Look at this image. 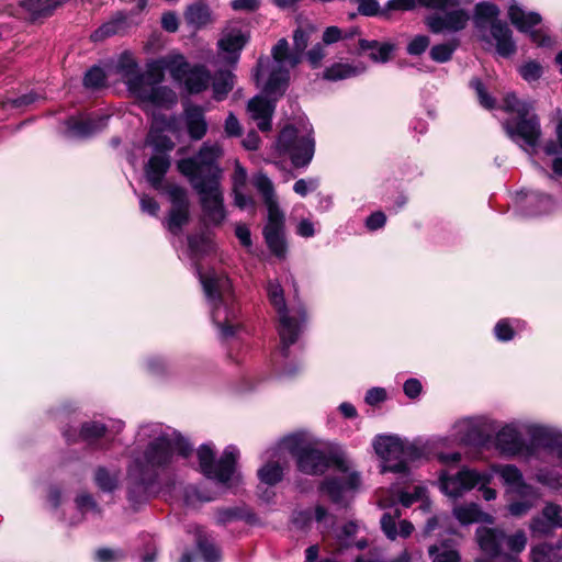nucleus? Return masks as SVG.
<instances>
[{
    "instance_id": "54",
    "label": "nucleus",
    "mask_w": 562,
    "mask_h": 562,
    "mask_svg": "<svg viewBox=\"0 0 562 562\" xmlns=\"http://www.w3.org/2000/svg\"><path fill=\"white\" fill-rule=\"evenodd\" d=\"M456 47L457 44L450 43L435 45L430 49V57L437 63H446L450 60Z\"/></svg>"
},
{
    "instance_id": "62",
    "label": "nucleus",
    "mask_w": 562,
    "mask_h": 562,
    "mask_svg": "<svg viewBox=\"0 0 562 562\" xmlns=\"http://www.w3.org/2000/svg\"><path fill=\"white\" fill-rule=\"evenodd\" d=\"M495 336L498 340L508 341L514 337L513 326L508 319L499 321L494 328Z\"/></svg>"
},
{
    "instance_id": "24",
    "label": "nucleus",
    "mask_w": 562,
    "mask_h": 562,
    "mask_svg": "<svg viewBox=\"0 0 562 562\" xmlns=\"http://www.w3.org/2000/svg\"><path fill=\"white\" fill-rule=\"evenodd\" d=\"M562 508L553 503H548L540 515L533 517L529 528L535 535L547 536L554 529L562 528Z\"/></svg>"
},
{
    "instance_id": "39",
    "label": "nucleus",
    "mask_w": 562,
    "mask_h": 562,
    "mask_svg": "<svg viewBox=\"0 0 562 562\" xmlns=\"http://www.w3.org/2000/svg\"><path fill=\"white\" fill-rule=\"evenodd\" d=\"M121 472L99 467L94 472V482L102 492H113L120 483Z\"/></svg>"
},
{
    "instance_id": "20",
    "label": "nucleus",
    "mask_w": 562,
    "mask_h": 562,
    "mask_svg": "<svg viewBox=\"0 0 562 562\" xmlns=\"http://www.w3.org/2000/svg\"><path fill=\"white\" fill-rule=\"evenodd\" d=\"M452 436L456 441L469 446L485 447L488 442L485 422L480 417H468L458 420L453 425Z\"/></svg>"
},
{
    "instance_id": "7",
    "label": "nucleus",
    "mask_w": 562,
    "mask_h": 562,
    "mask_svg": "<svg viewBox=\"0 0 562 562\" xmlns=\"http://www.w3.org/2000/svg\"><path fill=\"white\" fill-rule=\"evenodd\" d=\"M375 454L381 460V472L407 474L411 464L424 457L425 450L408 443L395 435H378L372 441Z\"/></svg>"
},
{
    "instance_id": "15",
    "label": "nucleus",
    "mask_w": 562,
    "mask_h": 562,
    "mask_svg": "<svg viewBox=\"0 0 562 562\" xmlns=\"http://www.w3.org/2000/svg\"><path fill=\"white\" fill-rule=\"evenodd\" d=\"M248 38V34L239 26L225 27L217 42L216 64L235 66Z\"/></svg>"
},
{
    "instance_id": "30",
    "label": "nucleus",
    "mask_w": 562,
    "mask_h": 562,
    "mask_svg": "<svg viewBox=\"0 0 562 562\" xmlns=\"http://www.w3.org/2000/svg\"><path fill=\"white\" fill-rule=\"evenodd\" d=\"M400 517L401 512L397 508L384 513L381 517V528L385 536L391 540H395L398 536L407 538L414 531V526L408 520H401L400 529L397 530L396 519Z\"/></svg>"
},
{
    "instance_id": "18",
    "label": "nucleus",
    "mask_w": 562,
    "mask_h": 562,
    "mask_svg": "<svg viewBox=\"0 0 562 562\" xmlns=\"http://www.w3.org/2000/svg\"><path fill=\"white\" fill-rule=\"evenodd\" d=\"M470 19L469 11L458 8L443 13H432L425 19V23L436 34L457 33L467 27Z\"/></svg>"
},
{
    "instance_id": "35",
    "label": "nucleus",
    "mask_w": 562,
    "mask_h": 562,
    "mask_svg": "<svg viewBox=\"0 0 562 562\" xmlns=\"http://www.w3.org/2000/svg\"><path fill=\"white\" fill-rule=\"evenodd\" d=\"M499 15V9L497 5L491 2H480L474 8L473 22L476 29L483 30L488 24L492 26Z\"/></svg>"
},
{
    "instance_id": "45",
    "label": "nucleus",
    "mask_w": 562,
    "mask_h": 562,
    "mask_svg": "<svg viewBox=\"0 0 562 562\" xmlns=\"http://www.w3.org/2000/svg\"><path fill=\"white\" fill-rule=\"evenodd\" d=\"M530 557L532 562H561L560 548L548 543L532 547Z\"/></svg>"
},
{
    "instance_id": "12",
    "label": "nucleus",
    "mask_w": 562,
    "mask_h": 562,
    "mask_svg": "<svg viewBox=\"0 0 562 562\" xmlns=\"http://www.w3.org/2000/svg\"><path fill=\"white\" fill-rule=\"evenodd\" d=\"M314 147L312 130L308 128L300 135L293 126H285L278 138L279 150L289 154L295 167H305L310 164L314 156Z\"/></svg>"
},
{
    "instance_id": "60",
    "label": "nucleus",
    "mask_w": 562,
    "mask_h": 562,
    "mask_svg": "<svg viewBox=\"0 0 562 562\" xmlns=\"http://www.w3.org/2000/svg\"><path fill=\"white\" fill-rule=\"evenodd\" d=\"M327 53L322 44L314 45L307 53L306 58L312 68H318Z\"/></svg>"
},
{
    "instance_id": "6",
    "label": "nucleus",
    "mask_w": 562,
    "mask_h": 562,
    "mask_svg": "<svg viewBox=\"0 0 562 562\" xmlns=\"http://www.w3.org/2000/svg\"><path fill=\"white\" fill-rule=\"evenodd\" d=\"M502 109L509 114L503 122L506 135L520 148L530 154L540 140L541 127L538 116L533 113L530 101L520 100L508 93L503 101Z\"/></svg>"
},
{
    "instance_id": "17",
    "label": "nucleus",
    "mask_w": 562,
    "mask_h": 562,
    "mask_svg": "<svg viewBox=\"0 0 562 562\" xmlns=\"http://www.w3.org/2000/svg\"><path fill=\"white\" fill-rule=\"evenodd\" d=\"M252 183L267 207L268 218L265 228L284 229V214L279 207L272 181L265 173L259 172L254 177Z\"/></svg>"
},
{
    "instance_id": "26",
    "label": "nucleus",
    "mask_w": 562,
    "mask_h": 562,
    "mask_svg": "<svg viewBox=\"0 0 562 562\" xmlns=\"http://www.w3.org/2000/svg\"><path fill=\"white\" fill-rule=\"evenodd\" d=\"M313 520L317 522L318 529L323 533L334 524V517L321 505H317L314 509L296 512L292 521L297 528L305 529L311 526Z\"/></svg>"
},
{
    "instance_id": "64",
    "label": "nucleus",
    "mask_w": 562,
    "mask_h": 562,
    "mask_svg": "<svg viewBox=\"0 0 562 562\" xmlns=\"http://www.w3.org/2000/svg\"><path fill=\"white\" fill-rule=\"evenodd\" d=\"M349 36H351V34H344L342 31L337 26H328L323 33V43L330 45Z\"/></svg>"
},
{
    "instance_id": "9",
    "label": "nucleus",
    "mask_w": 562,
    "mask_h": 562,
    "mask_svg": "<svg viewBox=\"0 0 562 562\" xmlns=\"http://www.w3.org/2000/svg\"><path fill=\"white\" fill-rule=\"evenodd\" d=\"M238 449L234 446L225 448L221 459L215 461L214 448L211 443L202 445L198 449V459L201 472L211 480L231 487L238 483L235 464L238 458Z\"/></svg>"
},
{
    "instance_id": "13",
    "label": "nucleus",
    "mask_w": 562,
    "mask_h": 562,
    "mask_svg": "<svg viewBox=\"0 0 562 562\" xmlns=\"http://www.w3.org/2000/svg\"><path fill=\"white\" fill-rule=\"evenodd\" d=\"M491 479V474L480 473L469 468H463L454 474L443 471L439 476L441 491L451 498L461 497L476 485H487Z\"/></svg>"
},
{
    "instance_id": "31",
    "label": "nucleus",
    "mask_w": 562,
    "mask_h": 562,
    "mask_svg": "<svg viewBox=\"0 0 562 562\" xmlns=\"http://www.w3.org/2000/svg\"><path fill=\"white\" fill-rule=\"evenodd\" d=\"M184 122L189 136L194 140L203 138L207 132V123L201 106H187L184 109Z\"/></svg>"
},
{
    "instance_id": "48",
    "label": "nucleus",
    "mask_w": 562,
    "mask_h": 562,
    "mask_svg": "<svg viewBox=\"0 0 562 562\" xmlns=\"http://www.w3.org/2000/svg\"><path fill=\"white\" fill-rule=\"evenodd\" d=\"M196 544L205 562L220 561L221 554L218 549L214 546L213 542L209 540L206 535H204L201 530H199L198 533Z\"/></svg>"
},
{
    "instance_id": "29",
    "label": "nucleus",
    "mask_w": 562,
    "mask_h": 562,
    "mask_svg": "<svg viewBox=\"0 0 562 562\" xmlns=\"http://www.w3.org/2000/svg\"><path fill=\"white\" fill-rule=\"evenodd\" d=\"M491 36L495 42L496 52L502 57H509L516 52L513 33L505 22H494L491 26Z\"/></svg>"
},
{
    "instance_id": "41",
    "label": "nucleus",
    "mask_w": 562,
    "mask_h": 562,
    "mask_svg": "<svg viewBox=\"0 0 562 562\" xmlns=\"http://www.w3.org/2000/svg\"><path fill=\"white\" fill-rule=\"evenodd\" d=\"M188 241L190 255L194 260L211 254L215 249V244L209 235L190 236Z\"/></svg>"
},
{
    "instance_id": "4",
    "label": "nucleus",
    "mask_w": 562,
    "mask_h": 562,
    "mask_svg": "<svg viewBox=\"0 0 562 562\" xmlns=\"http://www.w3.org/2000/svg\"><path fill=\"white\" fill-rule=\"evenodd\" d=\"M222 154L218 144L204 143L195 157L178 161V170L199 195L202 221L206 226H220L226 218L222 169L217 165Z\"/></svg>"
},
{
    "instance_id": "1",
    "label": "nucleus",
    "mask_w": 562,
    "mask_h": 562,
    "mask_svg": "<svg viewBox=\"0 0 562 562\" xmlns=\"http://www.w3.org/2000/svg\"><path fill=\"white\" fill-rule=\"evenodd\" d=\"M137 441L146 443L147 448L143 458H135L127 469V497L133 505L147 499L149 486L161 472L192 452V446L180 434L160 424L142 426Z\"/></svg>"
},
{
    "instance_id": "33",
    "label": "nucleus",
    "mask_w": 562,
    "mask_h": 562,
    "mask_svg": "<svg viewBox=\"0 0 562 562\" xmlns=\"http://www.w3.org/2000/svg\"><path fill=\"white\" fill-rule=\"evenodd\" d=\"M170 167V159L166 154L154 155L145 167L147 181L156 190H160L162 179Z\"/></svg>"
},
{
    "instance_id": "23",
    "label": "nucleus",
    "mask_w": 562,
    "mask_h": 562,
    "mask_svg": "<svg viewBox=\"0 0 562 562\" xmlns=\"http://www.w3.org/2000/svg\"><path fill=\"white\" fill-rule=\"evenodd\" d=\"M492 470L499 475L507 491L514 495H536V487L524 481L521 471L514 464L493 465Z\"/></svg>"
},
{
    "instance_id": "25",
    "label": "nucleus",
    "mask_w": 562,
    "mask_h": 562,
    "mask_svg": "<svg viewBox=\"0 0 562 562\" xmlns=\"http://www.w3.org/2000/svg\"><path fill=\"white\" fill-rule=\"evenodd\" d=\"M109 116L97 115L88 117H71L66 122V134L69 137H87L101 130L108 124Z\"/></svg>"
},
{
    "instance_id": "52",
    "label": "nucleus",
    "mask_w": 562,
    "mask_h": 562,
    "mask_svg": "<svg viewBox=\"0 0 562 562\" xmlns=\"http://www.w3.org/2000/svg\"><path fill=\"white\" fill-rule=\"evenodd\" d=\"M357 528L358 526L355 522L346 524L340 533L337 535V543L333 551L339 553L344 548H350L352 544L351 537L356 533Z\"/></svg>"
},
{
    "instance_id": "32",
    "label": "nucleus",
    "mask_w": 562,
    "mask_h": 562,
    "mask_svg": "<svg viewBox=\"0 0 562 562\" xmlns=\"http://www.w3.org/2000/svg\"><path fill=\"white\" fill-rule=\"evenodd\" d=\"M367 70L362 61L335 63L324 70L323 77L326 80L338 81L360 76Z\"/></svg>"
},
{
    "instance_id": "19",
    "label": "nucleus",
    "mask_w": 562,
    "mask_h": 562,
    "mask_svg": "<svg viewBox=\"0 0 562 562\" xmlns=\"http://www.w3.org/2000/svg\"><path fill=\"white\" fill-rule=\"evenodd\" d=\"M288 454L286 449L282 448V440L276 447L265 451L262 456L265 463L258 470V477L261 483L274 485L282 480Z\"/></svg>"
},
{
    "instance_id": "22",
    "label": "nucleus",
    "mask_w": 562,
    "mask_h": 562,
    "mask_svg": "<svg viewBox=\"0 0 562 562\" xmlns=\"http://www.w3.org/2000/svg\"><path fill=\"white\" fill-rule=\"evenodd\" d=\"M166 193L171 202L167 227L172 234H179L182 226L189 221V200L187 191L178 186H168Z\"/></svg>"
},
{
    "instance_id": "49",
    "label": "nucleus",
    "mask_w": 562,
    "mask_h": 562,
    "mask_svg": "<svg viewBox=\"0 0 562 562\" xmlns=\"http://www.w3.org/2000/svg\"><path fill=\"white\" fill-rule=\"evenodd\" d=\"M429 555L432 562H458L459 553L447 544L431 546Z\"/></svg>"
},
{
    "instance_id": "56",
    "label": "nucleus",
    "mask_w": 562,
    "mask_h": 562,
    "mask_svg": "<svg viewBox=\"0 0 562 562\" xmlns=\"http://www.w3.org/2000/svg\"><path fill=\"white\" fill-rule=\"evenodd\" d=\"M105 82V74L100 67H92L87 71L83 83L87 88H100Z\"/></svg>"
},
{
    "instance_id": "27",
    "label": "nucleus",
    "mask_w": 562,
    "mask_h": 562,
    "mask_svg": "<svg viewBox=\"0 0 562 562\" xmlns=\"http://www.w3.org/2000/svg\"><path fill=\"white\" fill-rule=\"evenodd\" d=\"M476 540L483 552L491 557H501L503 554V541L505 532L498 528L479 527L476 529Z\"/></svg>"
},
{
    "instance_id": "5",
    "label": "nucleus",
    "mask_w": 562,
    "mask_h": 562,
    "mask_svg": "<svg viewBox=\"0 0 562 562\" xmlns=\"http://www.w3.org/2000/svg\"><path fill=\"white\" fill-rule=\"evenodd\" d=\"M195 268L211 305L213 323L218 328L221 338H234L243 330V326L237 321L238 311L233 305L231 280L223 271L215 269L204 271L199 262H195Z\"/></svg>"
},
{
    "instance_id": "46",
    "label": "nucleus",
    "mask_w": 562,
    "mask_h": 562,
    "mask_svg": "<svg viewBox=\"0 0 562 562\" xmlns=\"http://www.w3.org/2000/svg\"><path fill=\"white\" fill-rule=\"evenodd\" d=\"M516 496L519 497L520 499L510 502L508 505V512L510 513V515H513L515 517H521V516H525L526 514H528L529 510L535 507V505L539 498V493H538V490L536 488L535 496H531V495L530 496L529 495H516Z\"/></svg>"
},
{
    "instance_id": "37",
    "label": "nucleus",
    "mask_w": 562,
    "mask_h": 562,
    "mask_svg": "<svg viewBox=\"0 0 562 562\" xmlns=\"http://www.w3.org/2000/svg\"><path fill=\"white\" fill-rule=\"evenodd\" d=\"M426 494V488L423 486H415L414 493L401 492L396 496L390 497L379 496L378 504L382 508L393 506L397 501L405 507H409L414 502L423 499Z\"/></svg>"
},
{
    "instance_id": "50",
    "label": "nucleus",
    "mask_w": 562,
    "mask_h": 562,
    "mask_svg": "<svg viewBox=\"0 0 562 562\" xmlns=\"http://www.w3.org/2000/svg\"><path fill=\"white\" fill-rule=\"evenodd\" d=\"M148 142L159 154H165L173 148L175 143L171 138L167 137L157 127L153 126L148 134Z\"/></svg>"
},
{
    "instance_id": "2",
    "label": "nucleus",
    "mask_w": 562,
    "mask_h": 562,
    "mask_svg": "<svg viewBox=\"0 0 562 562\" xmlns=\"http://www.w3.org/2000/svg\"><path fill=\"white\" fill-rule=\"evenodd\" d=\"M313 31L312 25L299 26L293 34V52H290L288 41L281 38L272 47L271 58H259L255 77L258 82L265 81L262 90L266 97L256 95L249 100L247 110L260 131L271 130L276 101L284 94L290 81V71L301 63Z\"/></svg>"
},
{
    "instance_id": "59",
    "label": "nucleus",
    "mask_w": 562,
    "mask_h": 562,
    "mask_svg": "<svg viewBox=\"0 0 562 562\" xmlns=\"http://www.w3.org/2000/svg\"><path fill=\"white\" fill-rule=\"evenodd\" d=\"M318 184L316 178L300 179L294 183L293 190L296 194L305 196L310 192H314L318 188Z\"/></svg>"
},
{
    "instance_id": "8",
    "label": "nucleus",
    "mask_w": 562,
    "mask_h": 562,
    "mask_svg": "<svg viewBox=\"0 0 562 562\" xmlns=\"http://www.w3.org/2000/svg\"><path fill=\"white\" fill-rule=\"evenodd\" d=\"M282 448L295 458L297 468L305 474H322L330 467V458L318 442L303 435H291L282 439Z\"/></svg>"
},
{
    "instance_id": "3",
    "label": "nucleus",
    "mask_w": 562,
    "mask_h": 562,
    "mask_svg": "<svg viewBox=\"0 0 562 562\" xmlns=\"http://www.w3.org/2000/svg\"><path fill=\"white\" fill-rule=\"evenodd\" d=\"M164 71H168L190 93H199L210 83V72L205 67L190 65L182 55H171L151 64L143 74L130 72L126 76L128 90L146 105L169 108L176 104L177 94L170 88L158 86L164 79Z\"/></svg>"
},
{
    "instance_id": "42",
    "label": "nucleus",
    "mask_w": 562,
    "mask_h": 562,
    "mask_svg": "<svg viewBox=\"0 0 562 562\" xmlns=\"http://www.w3.org/2000/svg\"><path fill=\"white\" fill-rule=\"evenodd\" d=\"M187 24L196 30L206 25L210 21V12L203 4H191L184 12Z\"/></svg>"
},
{
    "instance_id": "28",
    "label": "nucleus",
    "mask_w": 562,
    "mask_h": 562,
    "mask_svg": "<svg viewBox=\"0 0 562 562\" xmlns=\"http://www.w3.org/2000/svg\"><path fill=\"white\" fill-rule=\"evenodd\" d=\"M491 36L495 42L496 52L502 57H509L516 52L513 33L505 22H494L491 26Z\"/></svg>"
},
{
    "instance_id": "55",
    "label": "nucleus",
    "mask_w": 562,
    "mask_h": 562,
    "mask_svg": "<svg viewBox=\"0 0 562 562\" xmlns=\"http://www.w3.org/2000/svg\"><path fill=\"white\" fill-rule=\"evenodd\" d=\"M105 432L103 424L97 422H89L82 425L80 430V437L87 441H93L102 437Z\"/></svg>"
},
{
    "instance_id": "53",
    "label": "nucleus",
    "mask_w": 562,
    "mask_h": 562,
    "mask_svg": "<svg viewBox=\"0 0 562 562\" xmlns=\"http://www.w3.org/2000/svg\"><path fill=\"white\" fill-rule=\"evenodd\" d=\"M537 203V210L528 211L527 215H540L551 210L553 202L549 195L531 194L527 196V204Z\"/></svg>"
},
{
    "instance_id": "57",
    "label": "nucleus",
    "mask_w": 562,
    "mask_h": 562,
    "mask_svg": "<svg viewBox=\"0 0 562 562\" xmlns=\"http://www.w3.org/2000/svg\"><path fill=\"white\" fill-rule=\"evenodd\" d=\"M471 87L475 90L479 102L485 109H493L495 105V100L485 91V88L481 80L473 79L471 81Z\"/></svg>"
},
{
    "instance_id": "10",
    "label": "nucleus",
    "mask_w": 562,
    "mask_h": 562,
    "mask_svg": "<svg viewBox=\"0 0 562 562\" xmlns=\"http://www.w3.org/2000/svg\"><path fill=\"white\" fill-rule=\"evenodd\" d=\"M267 293L270 303L279 315L278 331L281 340V351L286 356L288 348L294 344L301 331V324L305 321L302 308L289 311L285 305L283 289L278 280H270L267 284Z\"/></svg>"
},
{
    "instance_id": "51",
    "label": "nucleus",
    "mask_w": 562,
    "mask_h": 562,
    "mask_svg": "<svg viewBox=\"0 0 562 562\" xmlns=\"http://www.w3.org/2000/svg\"><path fill=\"white\" fill-rule=\"evenodd\" d=\"M76 506L81 514L99 515L101 509L91 494L82 492L75 499Z\"/></svg>"
},
{
    "instance_id": "63",
    "label": "nucleus",
    "mask_w": 562,
    "mask_h": 562,
    "mask_svg": "<svg viewBox=\"0 0 562 562\" xmlns=\"http://www.w3.org/2000/svg\"><path fill=\"white\" fill-rule=\"evenodd\" d=\"M212 499V496L202 494L195 486H188L184 490V502L188 505H194L195 502H210Z\"/></svg>"
},
{
    "instance_id": "11",
    "label": "nucleus",
    "mask_w": 562,
    "mask_h": 562,
    "mask_svg": "<svg viewBox=\"0 0 562 562\" xmlns=\"http://www.w3.org/2000/svg\"><path fill=\"white\" fill-rule=\"evenodd\" d=\"M360 486V475L355 470L351 462L337 459L334 461V474L327 477L321 491L326 494L331 502L342 504L348 495Z\"/></svg>"
},
{
    "instance_id": "47",
    "label": "nucleus",
    "mask_w": 562,
    "mask_h": 562,
    "mask_svg": "<svg viewBox=\"0 0 562 562\" xmlns=\"http://www.w3.org/2000/svg\"><path fill=\"white\" fill-rule=\"evenodd\" d=\"M536 481L551 490L562 488V474L555 469L541 468L536 472Z\"/></svg>"
},
{
    "instance_id": "34",
    "label": "nucleus",
    "mask_w": 562,
    "mask_h": 562,
    "mask_svg": "<svg viewBox=\"0 0 562 562\" xmlns=\"http://www.w3.org/2000/svg\"><path fill=\"white\" fill-rule=\"evenodd\" d=\"M453 515L462 525L474 522H494V518L490 514L482 512L480 507L474 503L454 507Z\"/></svg>"
},
{
    "instance_id": "36",
    "label": "nucleus",
    "mask_w": 562,
    "mask_h": 562,
    "mask_svg": "<svg viewBox=\"0 0 562 562\" xmlns=\"http://www.w3.org/2000/svg\"><path fill=\"white\" fill-rule=\"evenodd\" d=\"M359 47L362 52H368L369 57L374 63H385L390 59L394 46L390 43H380L378 41H359Z\"/></svg>"
},
{
    "instance_id": "21",
    "label": "nucleus",
    "mask_w": 562,
    "mask_h": 562,
    "mask_svg": "<svg viewBox=\"0 0 562 562\" xmlns=\"http://www.w3.org/2000/svg\"><path fill=\"white\" fill-rule=\"evenodd\" d=\"M508 18L513 25L524 33H529L532 42L540 46L550 45V38L541 31H532V27L540 24L541 16L536 12H527L516 3H512L508 9Z\"/></svg>"
},
{
    "instance_id": "44",
    "label": "nucleus",
    "mask_w": 562,
    "mask_h": 562,
    "mask_svg": "<svg viewBox=\"0 0 562 562\" xmlns=\"http://www.w3.org/2000/svg\"><path fill=\"white\" fill-rule=\"evenodd\" d=\"M234 75L228 70H220L216 72L213 80V93L216 100H223L227 93L233 89Z\"/></svg>"
},
{
    "instance_id": "61",
    "label": "nucleus",
    "mask_w": 562,
    "mask_h": 562,
    "mask_svg": "<svg viewBox=\"0 0 562 562\" xmlns=\"http://www.w3.org/2000/svg\"><path fill=\"white\" fill-rule=\"evenodd\" d=\"M429 43L430 41L428 36L417 35L408 43L407 52L411 55H420L429 46Z\"/></svg>"
},
{
    "instance_id": "14",
    "label": "nucleus",
    "mask_w": 562,
    "mask_h": 562,
    "mask_svg": "<svg viewBox=\"0 0 562 562\" xmlns=\"http://www.w3.org/2000/svg\"><path fill=\"white\" fill-rule=\"evenodd\" d=\"M494 446L502 454L509 458L518 457L525 460H531L532 454H535V449L527 447L521 431L515 424H507L496 432Z\"/></svg>"
},
{
    "instance_id": "40",
    "label": "nucleus",
    "mask_w": 562,
    "mask_h": 562,
    "mask_svg": "<svg viewBox=\"0 0 562 562\" xmlns=\"http://www.w3.org/2000/svg\"><path fill=\"white\" fill-rule=\"evenodd\" d=\"M65 0H24L22 5L32 18H42L52 14Z\"/></svg>"
},
{
    "instance_id": "43",
    "label": "nucleus",
    "mask_w": 562,
    "mask_h": 562,
    "mask_svg": "<svg viewBox=\"0 0 562 562\" xmlns=\"http://www.w3.org/2000/svg\"><path fill=\"white\" fill-rule=\"evenodd\" d=\"M263 235L269 249L280 258L286 252V244L284 239V229L265 228Z\"/></svg>"
},
{
    "instance_id": "16",
    "label": "nucleus",
    "mask_w": 562,
    "mask_h": 562,
    "mask_svg": "<svg viewBox=\"0 0 562 562\" xmlns=\"http://www.w3.org/2000/svg\"><path fill=\"white\" fill-rule=\"evenodd\" d=\"M525 432L529 436L527 447L535 449L532 459H542V452L547 456H553L557 447L562 439V432L558 429L540 424H528L524 427Z\"/></svg>"
},
{
    "instance_id": "38",
    "label": "nucleus",
    "mask_w": 562,
    "mask_h": 562,
    "mask_svg": "<svg viewBox=\"0 0 562 562\" xmlns=\"http://www.w3.org/2000/svg\"><path fill=\"white\" fill-rule=\"evenodd\" d=\"M126 27V18L123 14H119L95 30L91 34V40L94 42L103 41L109 36L125 32Z\"/></svg>"
},
{
    "instance_id": "58",
    "label": "nucleus",
    "mask_w": 562,
    "mask_h": 562,
    "mask_svg": "<svg viewBox=\"0 0 562 562\" xmlns=\"http://www.w3.org/2000/svg\"><path fill=\"white\" fill-rule=\"evenodd\" d=\"M519 74L526 81H535L541 77L542 67L538 63L529 61L520 67Z\"/></svg>"
}]
</instances>
